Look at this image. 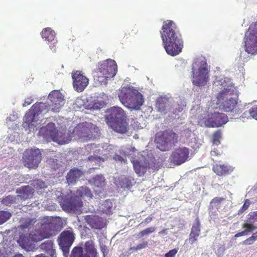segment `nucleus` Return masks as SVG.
I'll return each instance as SVG.
<instances>
[{"label": "nucleus", "instance_id": "obj_1", "mask_svg": "<svg viewBox=\"0 0 257 257\" xmlns=\"http://www.w3.org/2000/svg\"><path fill=\"white\" fill-rule=\"evenodd\" d=\"M160 34L168 54L175 56L182 52L184 42L176 24L173 21L164 22Z\"/></svg>", "mask_w": 257, "mask_h": 257}, {"label": "nucleus", "instance_id": "obj_2", "mask_svg": "<svg viewBox=\"0 0 257 257\" xmlns=\"http://www.w3.org/2000/svg\"><path fill=\"white\" fill-rule=\"evenodd\" d=\"M217 98L219 107L224 111L234 114L241 112L238 109L237 99L232 85L224 87L223 90L219 92Z\"/></svg>", "mask_w": 257, "mask_h": 257}, {"label": "nucleus", "instance_id": "obj_3", "mask_svg": "<svg viewBox=\"0 0 257 257\" xmlns=\"http://www.w3.org/2000/svg\"><path fill=\"white\" fill-rule=\"evenodd\" d=\"M118 97L125 107L134 110L140 109L144 102L143 95L132 87L122 88L118 93Z\"/></svg>", "mask_w": 257, "mask_h": 257}, {"label": "nucleus", "instance_id": "obj_4", "mask_svg": "<svg viewBox=\"0 0 257 257\" xmlns=\"http://www.w3.org/2000/svg\"><path fill=\"white\" fill-rule=\"evenodd\" d=\"M117 66L113 60L107 59L97 65L93 72L94 80L100 84H106L108 78H113L116 74Z\"/></svg>", "mask_w": 257, "mask_h": 257}, {"label": "nucleus", "instance_id": "obj_5", "mask_svg": "<svg viewBox=\"0 0 257 257\" xmlns=\"http://www.w3.org/2000/svg\"><path fill=\"white\" fill-rule=\"evenodd\" d=\"M178 135L172 130H166L157 132L155 136L157 148L162 152L170 151L178 142Z\"/></svg>", "mask_w": 257, "mask_h": 257}, {"label": "nucleus", "instance_id": "obj_6", "mask_svg": "<svg viewBox=\"0 0 257 257\" xmlns=\"http://www.w3.org/2000/svg\"><path fill=\"white\" fill-rule=\"evenodd\" d=\"M209 67L205 61H196L192 64V83L197 86L206 85L209 80Z\"/></svg>", "mask_w": 257, "mask_h": 257}, {"label": "nucleus", "instance_id": "obj_7", "mask_svg": "<svg viewBox=\"0 0 257 257\" xmlns=\"http://www.w3.org/2000/svg\"><path fill=\"white\" fill-rule=\"evenodd\" d=\"M49 104L42 102L34 104L24 116L25 123L27 124L29 128H32L33 126H36L35 123L38 120V116L40 114L47 113L49 110Z\"/></svg>", "mask_w": 257, "mask_h": 257}, {"label": "nucleus", "instance_id": "obj_8", "mask_svg": "<svg viewBox=\"0 0 257 257\" xmlns=\"http://www.w3.org/2000/svg\"><path fill=\"white\" fill-rule=\"evenodd\" d=\"M42 159L40 150L31 148L27 149L23 156L22 161L25 167L29 169L38 168Z\"/></svg>", "mask_w": 257, "mask_h": 257}, {"label": "nucleus", "instance_id": "obj_9", "mask_svg": "<svg viewBox=\"0 0 257 257\" xmlns=\"http://www.w3.org/2000/svg\"><path fill=\"white\" fill-rule=\"evenodd\" d=\"M244 46L247 53L257 54V22L250 25L246 32Z\"/></svg>", "mask_w": 257, "mask_h": 257}, {"label": "nucleus", "instance_id": "obj_10", "mask_svg": "<svg viewBox=\"0 0 257 257\" xmlns=\"http://www.w3.org/2000/svg\"><path fill=\"white\" fill-rule=\"evenodd\" d=\"M70 257H98V252L92 240L85 242L84 247L76 246L71 251Z\"/></svg>", "mask_w": 257, "mask_h": 257}, {"label": "nucleus", "instance_id": "obj_11", "mask_svg": "<svg viewBox=\"0 0 257 257\" xmlns=\"http://www.w3.org/2000/svg\"><path fill=\"white\" fill-rule=\"evenodd\" d=\"M60 205L65 211L76 212L81 211L83 203L79 197L72 196L70 198H64Z\"/></svg>", "mask_w": 257, "mask_h": 257}, {"label": "nucleus", "instance_id": "obj_12", "mask_svg": "<svg viewBox=\"0 0 257 257\" xmlns=\"http://www.w3.org/2000/svg\"><path fill=\"white\" fill-rule=\"evenodd\" d=\"M189 153L188 148L185 147H179L172 152L169 160L174 164L180 165L187 160Z\"/></svg>", "mask_w": 257, "mask_h": 257}, {"label": "nucleus", "instance_id": "obj_13", "mask_svg": "<svg viewBox=\"0 0 257 257\" xmlns=\"http://www.w3.org/2000/svg\"><path fill=\"white\" fill-rule=\"evenodd\" d=\"M75 239L74 234L72 229L64 230L59 237V244L63 251L67 252L70 247L72 245Z\"/></svg>", "mask_w": 257, "mask_h": 257}, {"label": "nucleus", "instance_id": "obj_14", "mask_svg": "<svg viewBox=\"0 0 257 257\" xmlns=\"http://www.w3.org/2000/svg\"><path fill=\"white\" fill-rule=\"evenodd\" d=\"M105 120L108 124L112 123L124 118H126L124 110L119 107L113 106L107 110Z\"/></svg>", "mask_w": 257, "mask_h": 257}, {"label": "nucleus", "instance_id": "obj_15", "mask_svg": "<svg viewBox=\"0 0 257 257\" xmlns=\"http://www.w3.org/2000/svg\"><path fill=\"white\" fill-rule=\"evenodd\" d=\"M73 85L74 89L77 92H82L88 85L89 79L83 75L80 71H76L72 73Z\"/></svg>", "mask_w": 257, "mask_h": 257}, {"label": "nucleus", "instance_id": "obj_16", "mask_svg": "<svg viewBox=\"0 0 257 257\" xmlns=\"http://www.w3.org/2000/svg\"><path fill=\"white\" fill-rule=\"evenodd\" d=\"M48 99L51 102L50 105L52 106V110L54 112L59 111L65 103L63 95L57 90L51 91L49 94Z\"/></svg>", "mask_w": 257, "mask_h": 257}, {"label": "nucleus", "instance_id": "obj_17", "mask_svg": "<svg viewBox=\"0 0 257 257\" xmlns=\"http://www.w3.org/2000/svg\"><path fill=\"white\" fill-rule=\"evenodd\" d=\"M228 120V117L225 114L214 112L207 119L206 124L209 127H218L225 124Z\"/></svg>", "mask_w": 257, "mask_h": 257}, {"label": "nucleus", "instance_id": "obj_18", "mask_svg": "<svg viewBox=\"0 0 257 257\" xmlns=\"http://www.w3.org/2000/svg\"><path fill=\"white\" fill-rule=\"evenodd\" d=\"M93 125L86 122L79 123L74 128V133L82 138H91L92 137Z\"/></svg>", "mask_w": 257, "mask_h": 257}, {"label": "nucleus", "instance_id": "obj_19", "mask_svg": "<svg viewBox=\"0 0 257 257\" xmlns=\"http://www.w3.org/2000/svg\"><path fill=\"white\" fill-rule=\"evenodd\" d=\"M85 220L92 228L100 230L105 225L103 219L97 215H88L85 217Z\"/></svg>", "mask_w": 257, "mask_h": 257}, {"label": "nucleus", "instance_id": "obj_20", "mask_svg": "<svg viewBox=\"0 0 257 257\" xmlns=\"http://www.w3.org/2000/svg\"><path fill=\"white\" fill-rule=\"evenodd\" d=\"M212 170L219 176H225L230 175L233 171L234 168L229 165L216 164L213 165Z\"/></svg>", "mask_w": 257, "mask_h": 257}, {"label": "nucleus", "instance_id": "obj_21", "mask_svg": "<svg viewBox=\"0 0 257 257\" xmlns=\"http://www.w3.org/2000/svg\"><path fill=\"white\" fill-rule=\"evenodd\" d=\"M16 193L18 194L17 198L26 200L32 198L34 191V189L30 186H21L16 189Z\"/></svg>", "mask_w": 257, "mask_h": 257}, {"label": "nucleus", "instance_id": "obj_22", "mask_svg": "<svg viewBox=\"0 0 257 257\" xmlns=\"http://www.w3.org/2000/svg\"><path fill=\"white\" fill-rule=\"evenodd\" d=\"M201 232V223L198 217H197L193 223L189 234V240L191 244L197 241L198 237Z\"/></svg>", "mask_w": 257, "mask_h": 257}, {"label": "nucleus", "instance_id": "obj_23", "mask_svg": "<svg viewBox=\"0 0 257 257\" xmlns=\"http://www.w3.org/2000/svg\"><path fill=\"white\" fill-rule=\"evenodd\" d=\"M56 130L55 123L50 122L47 125L40 128L38 135L45 139L51 138L52 139Z\"/></svg>", "mask_w": 257, "mask_h": 257}, {"label": "nucleus", "instance_id": "obj_24", "mask_svg": "<svg viewBox=\"0 0 257 257\" xmlns=\"http://www.w3.org/2000/svg\"><path fill=\"white\" fill-rule=\"evenodd\" d=\"M115 132L124 134L127 132L128 124L126 121V118H124L115 122L108 124Z\"/></svg>", "mask_w": 257, "mask_h": 257}, {"label": "nucleus", "instance_id": "obj_25", "mask_svg": "<svg viewBox=\"0 0 257 257\" xmlns=\"http://www.w3.org/2000/svg\"><path fill=\"white\" fill-rule=\"evenodd\" d=\"M52 140L60 145H64L68 143L70 139L69 136L66 134V131H60L57 130Z\"/></svg>", "mask_w": 257, "mask_h": 257}, {"label": "nucleus", "instance_id": "obj_26", "mask_svg": "<svg viewBox=\"0 0 257 257\" xmlns=\"http://www.w3.org/2000/svg\"><path fill=\"white\" fill-rule=\"evenodd\" d=\"M133 166L136 173L139 176H142L144 175L149 168V164L148 162H142L137 161L134 163Z\"/></svg>", "mask_w": 257, "mask_h": 257}, {"label": "nucleus", "instance_id": "obj_27", "mask_svg": "<svg viewBox=\"0 0 257 257\" xmlns=\"http://www.w3.org/2000/svg\"><path fill=\"white\" fill-rule=\"evenodd\" d=\"M83 175V173L77 168L71 169L67 173L66 179L70 183H75L77 180Z\"/></svg>", "mask_w": 257, "mask_h": 257}, {"label": "nucleus", "instance_id": "obj_28", "mask_svg": "<svg viewBox=\"0 0 257 257\" xmlns=\"http://www.w3.org/2000/svg\"><path fill=\"white\" fill-rule=\"evenodd\" d=\"M18 242L20 246L24 248L29 249L32 245V241L30 235V233L26 234H22L20 236Z\"/></svg>", "mask_w": 257, "mask_h": 257}, {"label": "nucleus", "instance_id": "obj_29", "mask_svg": "<svg viewBox=\"0 0 257 257\" xmlns=\"http://www.w3.org/2000/svg\"><path fill=\"white\" fill-rule=\"evenodd\" d=\"M41 36L43 39L49 42H54L56 43L55 39V32L51 28L44 29L41 32Z\"/></svg>", "mask_w": 257, "mask_h": 257}, {"label": "nucleus", "instance_id": "obj_30", "mask_svg": "<svg viewBox=\"0 0 257 257\" xmlns=\"http://www.w3.org/2000/svg\"><path fill=\"white\" fill-rule=\"evenodd\" d=\"M169 106V101L168 98L166 97H159L156 102V108L158 111L160 112H164Z\"/></svg>", "mask_w": 257, "mask_h": 257}, {"label": "nucleus", "instance_id": "obj_31", "mask_svg": "<svg viewBox=\"0 0 257 257\" xmlns=\"http://www.w3.org/2000/svg\"><path fill=\"white\" fill-rule=\"evenodd\" d=\"M75 197H79L81 199V197H87L91 199L93 197L90 189L87 187H80L76 191Z\"/></svg>", "mask_w": 257, "mask_h": 257}, {"label": "nucleus", "instance_id": "obj_32", "mask_svg": "<svg viewBox=\"0 0 257 257\" xmlns=\"http://www.w3.org/2000/svg\"><path fill=\"white\" fill-rule=\"evenodd\" d=\"M53 243L51 240H47L40 245V247L43 250H46L52 257H55L56 252L53 248Z\"/></svg>", "mask_w": 257, "mask_h": 257}, {"label": "nucleus", "instance_id": "obj_33", "mask_svg": "<svg viewBox=\"0 0 257 257\" xmlns=\"http://www.w3.org/2000/svg\"><path fill=\"white\" fill-rule=\"evenodd\" d=\"M17 197L16 196L8 195L4 197L1 201L2 204L7 206H11L17 203Z\"/></svg>", "mask_w": 257, "mask_h": 257}, {"label": "nucleus", "instance_id": "obj_34", "mask_svg": "<svg viewBox=\"0 0 257 257\" xmlns=\"http://www.w3.org/2000/svg\"><path fill=\"white\" fill-rule=\"evenodd\" d=\"M134 184V179L132 176L124 177L120 180V185L123 188H130L133 186Z\"/></svg>", "mask_w": 257, "mask_h": 257}, {"label": "nucleus", "instance_id": "obj_35", "mask_svg": "<svg viewBox=\"0 0 257 257\" xmlns=\"http://www.w3.org/2000/svg\"><path fill=\"white\" fill-rule=\"evenodd\" d=\"M94 185L98 188L104 187L106 184L104 177L102 175H97L93 178Z\"/></svg>", "mask_w": 257, "mask_h": 257}, {"label": "nucleus", "instance_id": "obj_36", "mask_svg": "<svg viewBox=\"0 0 257 257\" xmlns=\"http://www.w3.org/2000/svg\"><path fill=\"white\" fill-rule=\"evenodd\" d=\"M30 235L32 242L40 241L45 238L44 235L38 230L32 231Z\"/></svg>", "mask_w": 257, "mask_h": 257}, {"label": "nucleus", "instance_id": "obj_37", "mask_svg": "<svg viewBox=\"0 0 257 257\" xmlns=\"http://www.w3.org/2000/svg\"><path fill=\"white\" fill-rule=\"evenodd\" d=\"M225 200V198L216 197L213 198L210 201V208L218 209L222 202Z\"/></svg>", "mask_w": 257, "mask_h": 257}, {"label": "nucleus", "instance_id": "obj_38", "mask_svg": "<svg viewBox=\"0 0 257 257\" xmlns=\"http://www.w3.org/2000/svg\"><path fill=\"white\" fill-rule=\"evenodd\" d=\"M11 213L6 211H0V225L7 221L11 217Z\"/></svg>", "mask_w": 257, "mask_h": 257}, {"label": "nucleus", "instance_id": "obj_39", "mask_svg": "<svg viewBox=\"0 0 257 257\" xmlns=\"http://www.w3.org/2000/svg\"><path fill=\"white\" fill-rule=\"evenodd\" d=\"M155 227H150L147 228L142 231H141L138 236L140 238L143 237L145 236L148 235L154 232L155 231Z\"/></svg>", "mask_w": 257, "mask_h": 257}, {"label": "nucleus", "instance_id": "obj_40", "mask_svg": "<svg viewBox=\"0 0 257 257\" xmlns=\"http://www.w3.org/2000/svg\"><path fill=\"white\" fill-rule=\"evenodd\" d=\"M253 223L247 222L242 224V227L245 228L244 230L246 234L257 228V226H254Z\"/></svg>", "mask_w": 257, "mask_h": 257}, {"label": "nucleus", "instance_id": "obj_41", "mask_svg": "<svg viewBox=\"0 0 257 257\" xmlns=\"http://www.w3.org/2000/svg\"><path fill=\"white\" fill-rule=\"evenodd\" d=\"M254 106L249 108L248 110L244 111L241 115V117L243 118H253Z\"/></svg>", "mask_w": 257, "mask_h": 257}, {"label": "nucleus", "instance_id": "obj_42", "mask_svg": "<svg viewBox=\"0 0 257 257\" xmlns=\"http://www.w3.org/2000/svg\"><path fill=\"white\" fill-rule=\"evenodd\" d=\"M148 245V242L147 241H143L142 243L138 244L136 246L131 247L130 250H133L137 251L139 250L146 248Z\"/></svg>", "mask_w": 257, "mask_h": 257}, {"label": "nucleus", "instance_id": "obj_43", "mask_svg": "<svg viewBox=\"0 0 257 257\" xmlns=\"http://www.w3.org/2000/svg\"><path fill=\"white\" fill-rule=\"evenodd\" d=\"M221 138V133L220 131H216L213 136V143L215 145L220 144V140Z\"/></svg>", "mask_w": 257, "mask_h": 257}, {"label": "nucleus", "instance_id": "obj_44", "mask_svg": "<svg viewBox=\"0 0 257 257\" xmlns=\"http://www.w3.org/2000/svg\"><path fill=\"white\" fill-rule=\"evenodd\" d=\"M33 186L37 190L42 189L47 187L45 183L40 180L35 181L33 183Z\"/></svg>", "mask_w": 257, "mask_h": 257}, {"label": "nucleus", "instance_id": "obj_45", "mask_svg": "<svg viewBox=\"0 0 257 257\" xmlns=\"http://www.w3.org/2000/svg\"><path fill=\"white\" fill-rule=\"evenodd\" d=\"M247 216V222L254 223L257 221V211L249 213Z\"/></svg>", "mask_w": 257, "mask_h": 257}, {"label": "nucleus", "instance_id": "obj_46", "mask_svg": "<svg viewBox=\"0 0 257 257\" xmlns=\"http://www.w3.org/2000/svg\"><path fill=\"white\" fill-rule=\"evenodd\" d=\"M88 160L91 162L95 163V164H100L101 162H103L104 160L100 157L90 156L88 158Z\"/></svg>", "mask_w": 257, "mask_h": 257}, {"label": "nucleus", "instance_id": "obj_47", "mask_svg": "<svg viewBox=\"0 0 257 257\" xmlns=\"http://www.w3.org/2000/svg\"><path fill=\"white\" fill-rule=\"evenodd\" d=\"M250 202L248 199H246L244 201V204L239 210V212L242 213L245 211L249 206Z\"/></svg>", "mask_w": 257, "mask_h": 257}, {"label": "nucleus", "instance_id": "obj_48", "mask_svg": "<svg viewBox=\"0 0 257 257\" xmlns=\"http://www.w3.org/2000/svg\"><path fill=\"white\" fill-rule=\"evenodd\" d=\"M178 248H174L171 249L165 254V257H175L178 252Z\"/></svg>", "mask_w": 257, "mask_h": 257}, {"label": "nucleus", "instance_id": "obj_49", "mask_svg": "<svg viewBox=\"0 0 257 257\" xmlns=\"http://www.w3.org/2000/svg\"><path fill=\"white\" fill-rule=\"evenodd\" d=\"M255 241L251 238V236L248 237L245 240L242 242V244L245 245H249L252 244Z\"/></svg>", "mask_w": 257, "mask_h": 257}, {"label": "nucleus", "instance_id": "obj_50", "mask_svg": "<svg viewBox=\"0 0 257 257\" xmlns=\"http://www.w3.org/2000/svg\"><path fill=\"white\" fill-rule=\"evenodd\" d=\"M210 154L211 156L213 157H218L221 155L220 152L216 149H214L213 150L210 152Z\"/></svg>", "mask_w": 257, "mask_h": 257}, {"label": "nucleus", "instance_id": "obj_51", "mask_svg": "<svg viewBox=\"0 0 257 257\" xmlns=\"http://www.w3.org/2000/svg\"><path fill=\"white\" fill-rule=\"evenodd\" d=\"M32 102V100H31L30 98H27V99H25L24 102L23 104V106L24 107L30 105V104H31Z\"/></svg>", "mask_w": 257, "mask_h": 257}, {"label": "nucleus", "instance_id": "obj_52", "mask_svg": "<svg viewBox=\"0 0 257 257\" xmlns=\"http://www.w3.org/2000/svg\"><path fill=\"white\" fill-rule=\"evenodd\" d=\"M113 159L116 161L122 162L123 160V158L118 155H115L113 156Z\"/></svg>", "mask_w": 257, "mask_h": 257}, {"label": "nucleus", "instance_id": "obj_53", "mask_svg": "<svg viewBox=\"0 0 257 257\" xmlns=\"http://www.w3.org/2000/svg\"><path fill=\"white\" fill-rule=\"evenodd\" d=\"M244 235H246V234L245 233L244 230H243V231H242L241 232H238L236 234H235L234 235V237H240V236H243Z\"/></svg>", "mask_w": 257, "mask_h": 257}, {"label": "nucleus", "instance_id": "obj_54", "mask_svg": "<svg viewBox=\"0 0 257 257\" xmlns=\"http://www.w3.org/2000/svg\"><path fill=\"white\" fill-rule=\"evenodd\" d=\"M101 251L103 253V256H105V253L107 252V248L105 245L101 246L100 247Z\"/></svg>", "mask_w": 257, "mask_h": 257}, {"label": "nucleus", "instance_id": "obj_55", "mask_svg": "<svg viewBox=\"0 0 257 257\" xmlns=\"http://www.w3.org/2000/svg\"><path fill=\"white\" fill-rule=\"evenodd\" d=\"M253 118L257 120V106H254Z\"/></svg>", "mask_w": 257, "mask_h": 257}, {"label": "nucleus", "instance_id": "obj_56", "mask_svg": "<svg viewBox=\"0 0 257 257\" xmlns=\"http://www.w3.org/2000/svg\"><path fill=\"white\" fill-rule=\"evenodd\" d=\"M152 220V217H147L144 221V222L145 223H148L149 222H150Z\"/></svg>", "mask_w": 257, "mask_h": 257}, {"label": "nucleus", "instance_id": "obj_57", "mask_svg": "<svg viewBox=\"0 0 257 257\" xmlns=\"http://www.w3.org/2000/svg\"><path fill=\"white\" fill-rule=\"evenodd\" d=\"M52 42V44L50 46V47L51 49L52 50V51L55 52V51H56V46L55 45V43H54V42Z\"/></svg>", "mask_w": 257, "mask_h": 257}, {"label": "nucleus", "instance_id": "obj_58", "mask_svg": "<svg viewBox=\"0 0 257 257\" xmlns=\"http://www.w3.org/2000/svg\"><path fill=\"white\" fill-rule=\"evenodd\" d=\"M250 236L253 239V240L256 241L257 240V231L253 233Z\"/></svg>", "mask_w": 257, "mask_h": 257}, {"label": "nucleus", "instance_id": "obj_59", "mask_svg": "<svg viewBox=\"0 0 257 257\" xmlns=\"http://www.w3.org/2000/svg\"><path fill=\"white\" fill-rule=\"evenodd\" d=\"M13 257H24L22 254H16Z\"/></svg>", "mask_w": 257, "mask_h": 257}, {"label": "nucleus", "instance_id": "obj_60", "mask_svg": "<svg viewBox=\"0 0 257 257\" xmlns=\"http://www.w3.org/2000/svg\"><path fill=\"white\" fill-rule=\"evenodd\" d=\"M35 257H47L45 254H40L39 255H36Z\"/></svg>", "mask_w": 257, "mask_h": 257}, {"label": "nucleus", "instance_id": "obj_61", "mask_svg": "<svg viewBox=\"0 0 257 257\" xmlns=\"http://www.w3.org/2000/svg\"><path fill=\"white\" fill-rule=\"evenodd\" d=\"M182 108H179V109H178V111L180 112V111H181L182 110Z\"/></svg>", "mask_w": 257, "mask_h": 257}, {"label": "nucleus", "instance_id": "obj_62", "mask_svg": "<svg viewBox=\"0 0 257 257\" xmlns=\"http://www.w3.org/2000/svg\"><path fill=\"white\" fill-rule=\"evenodd\" d=\"M105 202H106V203H108V202H109V203H111L109 200H106V201H105Z\"/></svg>", "mask_w": 257, "mask_h": 257}, {"label": "nucleus", "instance_id": "obj_63", "mask_svg": "<svg viewBox=\"0 0 257 257\" xmlns=\"http://www.w3.org/2000/svg\"><path fill=\"white\" fill-rule=\"evenodd\" d=\"M111 208V206H109V208L110 209Z\"/></svg>", "mask_w": 257, "mask_h": 257}]
</instances>
